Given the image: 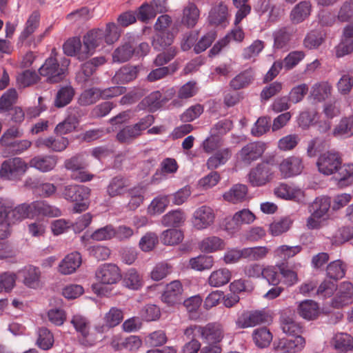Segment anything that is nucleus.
I'll use <instances>...</instances> for the list:
<instances>
[{"label": "nucleus", "instance_id": "1", "mask_svg": "<svg viewBox=\"0 0 353 353\" xmlns=\"http://www.w3.org/2000/svg\"><path fill=\"white\" fill-rule=\"evenodd\" d=\"M90 189L84 185H68L62 192V196L74 203L73 212L79 213L85 211L90 205Z\"/></svg>", "mask_w": 353, "mask_h": 353}, {"label": "nucleus", "instance_id": "2", "mask_svg": "<svg viewBox=\"0 0 353 353\" xmlns=\"http://www.w3.org/2000/svg\"><path fill=\"white\" fill-rule=\"evenodd\" d=\"M69 64L70 61L66 58H63L59 63L56 58L51 56L39 68V72L41 77L46 78L47 82L59 83L65 77Z\"/></svg>", "mask_w": 353, "mask_h": 353}, {"label": "nucleus", "instance_id": "3", "mask_svg": "<svg viewBox=\"0 0 353 353\" xmlns=\"http://www.w3.org/2000/svg\"><path fill=\"white\" fill-rule=\"evenodd\" d=\"M28 169V164L21 158H10L2 163L0 176L6 180L17 181L21 179Z\"/></svg>", "mask_w": 353, "mask_h": 353}, {"label": "nucleus", "instance_id": "4", "mask_svg": "<svg viewBox=\"0 0 353 353\" xmlns=\"http://www.w3.org/2000/svg\"><path fill=\"white\" fill-rule=\"evenodd\" d=\"M274 178V172L268 163H258L248 174V181L252 187H261Z\"/></svg>", "mask_w": 353, "mask_h": 353}, {"label": "nucleus", "instance_id": "5", "mask_svg": "<svg viewBox=\"0 0 353 353\" xmlns=\"http://www.w3.org/2000/svg\"><path fill=\"white\" fill-rule=\"evenodd\" d=\"M341 163L342 159L339 152L328 151L319 157L316 165L321 173L325 175H330L338 171Z\"/></svg>", "mask_w": 353, "mask_h": 353}, {"label": "nucleus", "instance_id": "6", "mask_svg": "<svg viewBox=\"0 0 353 353\" xmlns=\"http://www.w3.org/2000/svg\"><path fill=\"white\" fill-rule=\"evenodd\" d=\"M269 315L263 310H247L243 312L236 321L238 328L244 329L265 323Z\"/></svg>", "mask_w": 353, "mask_h": 353}, {"label": "nucleus", "instance_id": "7", "mask_svg": "<svg viewBox=\"0 0 353 353\" xmlns=\"http://www.w3.org/2000/svg\"><path fill=\"white\" fill-rule=\"evenodd\" d=\"M95 277L97 281L101 284L112 285L121 280V274L117 265L104 263L97 268Z\"/></svg>", "mask_w": 353, "mask_h": 353}, {"label": "nucleus", "instance_id": "8", "mask_svg": "<svg viewBox=\"0 0 353 353\" xmlns=\"http://www.w3.org/2000/svg\"><path fill=\"white\" fill-rule=\"evenodd\" d=\"M69 145L68 138L56 134L47 137H41L34 142L35 147L40 149H45L50 152H61L64 151Z\"/></svg>", "mask_w": 353, "mask_h": 353}, {"label": "nucleus", "instance_id": "9", "mask_svg": "<svg viewBox=\"0 0 353 353\" xmlns=\"http://www.w3.org/2000/svg\"><path fill=\"white\" fill-rule=\"evenodd\" d=\"M215 214L212 208L207 205L198 208L193 213L192 226L198 230H205L214 223Z\"/></svg>", "mask_w": 353, "mask_h": 353}, {"label": "nucleus", "instance_id": "10", "mask_svg": "<svg viewBox=\"0 0 353 353\" xmlns=\"http://www.w3.org/2000/svg\"><path fill=\"white\" fill-rule=\"evenodd\" d=\"M200 338L205 343L219 344L224 338L223 327L219 323H209L205 325H201Z\"/></svg>", "mask_w": 353, "mask_h": 353}, {"label": "nucleus", "instance_id": "11", "mask_svg": "<svg viewBox=\"0 0 353 353\" xmlns=\"http://www.w3.org/2000/svg\"><path fill=\"white\" fill-rule=\"evenodd\" d=\"M265 150V144L262 142H251L245 145L239 152L241 161L245 164H250L259 159Z\"/></svg>", "mask_w": 353, "mask_h": 353}, {"label": "nucleus", "instance_id": "12", "mask_svg": "<svg viewBox=\"0 0 353 353\" xmlns=\"http://www.w3.org/2000/svg\"><path fill=\"white\" fill-rule=\"evenodd\" d=\"M279 169L283 178L293 177L302 172L303 170V161L299 157L291 156L281 162Z\"/></svg>", "mask_w": 353, "mask_h": 353}, {"label": "nucleus", "instance_id": "13", "mask_svg": "<svg viewBox=\"0 0 353 353\" xmlns=\"http://www.w3.org/2000/svg\"><path fill=\"white\" fill-rule=\"evenodd\" d=\"M183 286L179 281L168 284L161 295V300L169 306H174L182 302Z\"/></svg>", "mask_w": 353, "mask_h": 353}, {"label": "nucleus", "instance_id": "14", "mask_svg": "<svg viewBox=\"0 0 353 353\" xmlns=\"http://www.w3.org/2000/svg\"><path fill=\"white\" fill-rule=\"evenodd\" d=\"M292 338H283L276 341L277 350L283 353H297L302 351L305 346V339L301 334L292 336Z\"/></svg>", "mask_w": 353, "mask_h": 353}, {"label": "nucleus", "instance_id": "15", "mask_svg": "<svg viewBox=\"0 0 353 353\" xmlns=\"http://www.w3.org/2000/svg\"><path fill=\"white\" fill-rule=\"evenodd\" d=\"M70 322L76 331L85 340L83 342V343L88 345H92L95 343L96 339L92 336V334H90V323L86 317L81 314H76L72 316Z\"/></svg>", "mask_w": 353, "mask_h": 353}, {"label": "nucleus", "instance_id": "16", "mask_svg": "<svg viewBox=\"0 0 353 353\" xmlns=\"http://www.w3.org/2000/svg\"><path fill=\"white\" fill-rule=\"evenodd\" d=\"M63 52L68 56H75L79 60H85L89 57L84 43H81L79 37H75L67 40L63 46Z\"/></svg>", "mask_w": 353, "mask_h": 353}, {"label": "nucleus", "instance_id": "17", "mask_svg": "<svg viewBox=\"0 0 353 353\" xmlns=\"http://www.w3.org/2000/svg\"><path fill=\"white\" fill-rule=\"evenodd\" d=\"M6 216L8 225L14 224L25 219L32 217L30 203H21L13 208L12 202V208L7 210Z\"/></svg>", "mask_w": 353, "mask_h": 353}, {"label": "nucleus", "instance_id": "18", "mask_svg": "<svg viewBox=\"0 0 353 353\" xmlns=\"http://www.w3.org/2000/svg\"><path fill=\"white\" fill-rule=\"evenodd\" d=\"M312 4L309 1H301L296 4L290 12V21L294 25L303 23L309 18L312 12Z\"/></svg>", "mask_w": 353, "mask_h": 353}, {"label": "nucleus", "instance_id": "19", "mask_svg": "<svg viewBox=\"0 0 353 353\" xmlns=\"http://www.w3.org/2000/svg\"><path fill=\"white\" fill-rule=\"evenodd\" d=\"M84 48L87 50L89 57L91 56L95 50L103 45L104 37L103 29H92L88 31L83 37Z\"/></svg>", "mask_w": 353, "mask_h": 353}, {"label": "nucleus", "instance_id": "20", "mask_svg": "<svg viewBox=\"0 0 353 353\" xmlns=\"http://www.w3.org/2000/svg\"><path fill=\"white\" fill-rule=\"evenodd\" d=\"M274 194L281 199L301 201L304 198L303 191L294 185L281 183L274 190Z\"/></svg>", "mask_w": 353, "mask_h": 353}, {"label": "nucleus", "instance_id": "21", "mask_svg": "<svg viewBox=\"0 0 353 353\" xmlns=\"http://www.w3.org/2000/svg\"><path fill=\"white\" fill-rule=\"evenodd\" d=\"M208 20L211 24L226 27L229 23L227 6L223 2L214 4L209 12Z\"/></svg>", "mask_w": 353, "mask_h": 353}, {"label": "nucleus", "instance_id": "22", "mask_svg": "<svg viewBox=\"0 0 353 353\" xmlns=\"http://www.w3.org/2000/svg\"><path fill=\"white\" fill-rule=\"evenodd\" d=\"M123 319V312L122 310L117 307H112L103 317L104 325L97 326L95 329L97 332L102 334L107 329L114 327L120 324Z\"/></svg>", "mask_w": 353, "mask_h": 353}, {"label": "nucleus", "instance_id": "23", "mask_svg": "<svg viewBox=\"0 0 353 353\" xmlns=\"http://www.w3.org/2000/svg\"><path fill=\"white\" fill-rule=\"evenodd\" d=\"M332 134L334 137L341 139L352 137L353 136V114L341 117L334 128Z\"/></svg>", "mask_w": 353, "mask_h": 353}, {"label": "nucleus", "instance_id": "24", "mask_svg": "<svg viewBox=\"0 0 353 353\" xmlns=\"http://www.w3.org/2000/svg\"><path fill=\"white\" fill-rule=\"evenodd\" d=\"M32 216L37 215L57 217L61 215V211L57 207L49 205L45 201H36L30 203Z\"/></svg>", "mask_w": 353, "mask_h": 353}, {"label": "nucleus", "instance_id": "25", "mask_svg": "<svg viewBox=\"0 0 353 353\" xmlns=\"http://www.w3.org/2000/svg\"><path fill=\"white\" fill-rule=\"evenodd\" d=\"M57 163V157L54 155L37 156L32 158L29 163L30 167L42 172L52 170Z\"/></svg>", "mask_w": 353, "mask_h": 353}, {"label": "nucleus", "instance_id": "26", "mask_svg": "<svg viewBox=\"0 0 353 353\" xmlns=\"http://www.w3.org/2000/svg\"><path fill=\"white\" fill-rule=\"evenodd\" d=\"M81 264V256L79 252L68 254L59 265V271L63 274H70L74 272Z\"/></svg>", "mask_w": 353, "mask_h": 353}, {"label": "nucleus", "instance_id": "27", "mask_svg": "<svg viewBox=\"0 0 353 353\" xmlns=\"http://www.w3.org/2000/svg\"><path fill=\"white\" fill-rule=\"evenodd\" d=\"M199 16L198 7L195 3L189 2L183 9L181 23L188 28H193L198 22Z\"/></svg>", "mask_w": 353, "mask_h": 353}, {"label": "nucleus", "instance_id": "28", "mask_svg": "<svg viewBox=\"0 0 353 353\" xmlns=\"http://www.w3.org/2000/svg\"><path fill=\"white\" fill-rule=\"evenodd\" d=\"M129 183L127 179L117 176L111 179L106 188V192L110 197L122 196L126 192Z\"/></svg>", "mask_w": 353, "mask_h": 353}, {"label": "nucleus", "instance_id": "29", "mask_svg": "<svg viewBox=\"0 0 353 353\" xmlns=\"http://www.w3.org/2000/svg\"><path fill=\"white\" fill-rule=\"evenodd\" d=\"M248 194V188L243 184H235L228 191L225 192L223 197L224 200L237 203L245 200Z\"/></svg>", "mask_w": 353, "mask_h": 353}, {"label": "nucleus", "instance_id": "30", "mask_svg": "<svg viewBox=\"0 0 353 353\" xmlns=\"http://www.w3.org/2000/svg\"><path fill=\"white\" fill-rule=\"evenodd\" d=\"M254 219L255 216L251 211L248 209H243L234 214L231 219V223H228L227 225V229H238L241 225L250 224L252 223Z\"/></svg>", "mask_w": 353, "mask_h": 353}, {"label": "nucleus", "instance_id": "31", "mask_svg": "<svg viewBox=\"0 0 353 353\" xmlns=\"http://www.w3.org/2000/svg\"><path fill=\"white\" fill-rule=\"evenodd\" d=\"M280 323L283 333L289 336L302 334L304 332L301 324L294 320L292 317L283 315L281 317Z\"/></svg>", "mask_w": 353, "mask_h": 353}, {"label": "nucleus", "instance_id": "32", "mask_svg": "<svg viewBox=\"0 0 353 353\" xmlns=\"http://www.w3.org/2000/svg\"><path fill=\"white\" fill-rule=\"evenodd\" d=\"M231 278L232 273L230 270L223 268L214 270L210 274L208 278V283L212 287L219 288L228 283Z\"/></svg>", "mask_w": 353, "mask_h": 353}, {"label": "nucleus", "instance_id": "33", "mask_svg": "<svg viewBox=\"0 0 353 353\" xmlns=\"http://www.w3.org/2000/svg\"><path fill=\"white\" fill-rule=\"evenodd\" d=\"M333 344L338 353H352L353 352V338L345 333L335 335Z\"/></svg>", "mask_w": 353, "mask_h": 353}, {"label": "nucleus", "instance_id": "34", "mask_svg": "<svg viewBox=\"0 0 353 353\" xmlns=\"http://www.w3.org/2000/svg\"><path fill=\"white\" fill-rule=\"evenodd\" d=\"M138 72V66L125 65L116 72L112 81L117 83H127L135 79Z\"/></svg>", "mask_w": 353, "mask_h": 353}, {"label": "nucleus", "instance_id": "35", "mask_svg": "<svg viewBox=\"0 0 353 353\" xmlns=\"http://www.w3.org/2000/svg\"><path fill=\"white\" fill-rule=\"evenodd\" d=\"M297 310L301 317L312 320L318 316L319 306L314 301L305 300L299 303Z\"/></svg>", "mask_w": 353, "mask_h": 353}, {"label": "nucleus", "instance_id": "36", "mask_svg": "<svg viewBox=\"0 0 353 353\" xmlns=\"http://www.w3.org/2000/svg\"><path fill=\"white\" fill-rule=\"evenodd\" d=\"M232 152L229 148L218 150L207 161L206 165L208 169L213 170L224 165L231 157Z\"/></svg>", "mask_w": 353, "mask_h": 353}, {"label": "nucleus", "instance_id": "37", "mask_svg": "<svg viewBox=\"0 0 353 353\" xmlns=\"http://www.w3.org/2000/svg\"><path fill=\"white\" fill-rule=\"evenodd\" d=\"M185 220L181 210H171L162 216L161 223L165 227H179Z\"/></svg>", "mask_w": 353, "mask_h": 353}, {"label": "nucleus", "instance_id": "38", "mask_svg": "<svg viewBox=\"0 0 353 353\" xmlns=\"http://www.w3.org/2000/svg\"><path fill=\"white\" fill-rule=\"evenodd\" d=\"M74 90L70 85L61 87L57 92L54 104L57 108H63L69 104L74 95Z\"/></svg>", "mask_w": 353, "mask_h": 353}, {"label": "nucleus", "instance_id": "39", "mask_svg": "<svg viewBox=\"0 0 353 353\" xmlns=\"http://www.w3.org/2000/svg\"><path fill=\"white\" fill-rule=\"evenodd\" d=\"M224 245V242L221 238L212 236L204 238L199 243V248L202 252L212 253L223 250Z\"/></svg>", "mask_w": 353, "mask_h": 353}, {"label": "nucleus", "instance_id": "40", "mask_svg": "<svg viewBox=\"0 0 353 353\" xmlns=\"http://www.w3.org/2000/svg\"><path fill=\"white\" fill-rule=\"evenodd\" d=\"M252 339L257 347L264 348L270 344L272 334L267 327H260L253 331Z\"/></svg>", "mask_w": 353, "mask_h": 353}, {"label": "nucleus", "instance_id": "41", "mask_svg": "<svg viewBox=\"0 0 353 353\" xmlns=\"http://www.w3.org/2000/svg\"><path fill=\"white\" fill-rule=\"evenodd\" d=\"M190 268L196 271H204L210 270L214 265V258L212 256L201 254L190 259Z\"/></svg>", "mask_w": 353, "mask_h": 353}, {"label": "nucleus", "instance_id": "42", "mask_svg": "<svg viewBox=\"0 0 353 353\" xmlns=\"http://www.w3.org/2000/svg\"><path fill=\"white\" fill-rule=\"evenodd\" d=\"M330 208V199L326 196H321L317 197L309 205V212L310 213L315 214V215H319L321 217L323 218L324 216L326 215Z\"/></svg>", "mask_w": 353, "mask_h": 353}, {"label": "nucleus", "instance_id": "43", "mask_svg": "<svg viewBox=\"0 0 353 353\" xmlns=\"http://www.w3.org/2000/svg\"><path fill=\"white\" fill-rule=\"evenodd\" d=\"M23 283L31 288H37L39 285L41 272L39 268L29 266L23 270Z\"/></svg>", "mask_w": 353, "mask_h": 353}, {"label": "nucleus", "instance_id": "44", "mask_svg": "<svg viewBox=\"0 0 353 353\" xmlns=\"http://www.w3.org/2000/svg\"><path fill=\"white\" fill-rule=\"evenodd\" d=\"M270 252V248L267 246H255L244 248L245 259L257 261L265 259Z\"/></svg>", "mask_w": 353, "mask_h": 353}, {"label": "nucleus", "instance_id": "45", "mask_svg": "<svg viewBox=\"0 0 353 353\" xmlns=\"http://www.w3.org/2000/svg\"><path fill=\"white\" fill-rule=\"evenodd\" d=\"M254 79V74L251 70H246L234 77L230 83L234 90H240L248 86Z\"/></svg>", "mask_w": 353, "mask_h": 353}, {"label": "nucleus", "instance_id": "46", "mask_svg": "<svg viewBox=\"0 0 353 353\" xmlns=\"http://www.w3.org/2000/svg\"><path fill=\"white\" fill-rule=\"evenodd\" d=\"M262 278L271 285H278L281 281V273L279 272V263L274 265H265L264 267Z\"/></svg>", "mask_w": 353, "mask_h": 353}, {"label": "nucleus", "instance_id": "47", "mask_svg": "<svg viewBox=\"0 0 353 353\" xmlns=\"http://www.w3.org/2000/svg\"><path fill=\"white\" fill-rule=\"evenodd\" d=\"M174 36L172 32H159L153 38L152 44L157 50H161L172 45Z\"/></svg>", "mask_w": 353, "mask_h": 353}, {"label": "nucleus", "instance_id": "48", "mask_svg": "<svg viewBox=\"0 0 353 353\" xmlns=\"http://www.w3.org/2000/svg\"><path fill=\"white\" fill-rule=\"evenodd\" d=\"M198 91L196 84L194 81H189L180 88L178 91V99H174L172 103L174 105H181L179 100H185L194 97Z\"/></svg>", "mask_w": 353, "mask_h": 353}, {"label": "nucleus", "instance_id": "49", "mask_svg": "<svg viewBox=\"0 0 353 353\" xmlns=\"http://www.w3.org/2000/svg\"><path fill=\"white\" fill-rule=\"evenodd\" d=\"M130 197L128 208L131 210L138 208L144 200V189L143 187L137 186L130 189L128 191Z\"/></svg>", "mask_w": 353, "mask_h": 353}, {"label": "nucleus", "instance_id": "50", "mask_svg": "<svg viewBox=\"0 0 353 353\" xmlns=\"http://www.w3.org/2000/svg\"><path fill=\"white\" fill-rule=\"evenodd\" d=\"M101 99V90L97 88H92L85 90L79 96L78 103L81 105H89L94 103Z\"/></svg>", "mask_w": 353, "mask_h": 353}, {"label": "nucleus", "instance_id": "51", "mask_svg": "<svg viewBox=\"0 0 353 353\" xmlns=\"http://www.w3.org/2000/svg\"><path fill=\"white\" fill-rule=\"evenodd\" d=\"M170 203V196H159L155 197L148 208V211L150 214H161Z\"/></svg>", "mask_w": 353, "mask_h": 353}, {"label": "nucleus", "instance_id": "52", "mask_svg": "<svg viewBox=\"0 0 353 353\" xmlns=\"http://www.w3.org/2000/svg\"><path fill=\"white\" fill-rule=\"evenodd\" d=\"M134 52L133 46L126 43L117 48L112 54V59L114 62L123 63L128 61Z\"/></svg>", "mask_w": 353, "mask_h": 353}, {"label": "nucleus", "instance_id": "53", "mask_svg": "<svg viewBox=\"0 0 353 353\" xmlns=\"http://www.w3.org/2000/svg\"><path fill=\"white\" fill-rule=\"evenodd\" d=\"M40 15L38 12H33L26 21L24 30L19 37L20 40L24 41L28 39L38 28L39 24Z\"/></svg>", "mask_w": 353, "mask_h": 353}, {"label": "nucleus", "instance_id": "54", "mask_svg": "<svg viewBox=\"0 0 353 353\" xmlns=\"http://www.w3.org/2000/svg\"><path fill=\"white\" fill-rule=\"evenodd\" d=\"M183 239V234L181 230L168 229L163 232L161 241L164 245H173L179 243Z\"/></svg>", "mask_w": 353, "mask_h": 353}, {"label": "nucleus", "instance_id": "55", "mask_svg": "<svg viewBox=\"0 0 353 353\" xmlns=\"http://www.w3.org/2000/svg\"><path fill=\"white\" fill-rule=\"evenodd\" d=\"M123 284L129 289L138 290L142 285L141 278L136 270L130 269L125 272Z\"/></svg>", "mask_w": 353, "mask_h": 353}, {"label": "nucleus", "instance_id": "56", "mask_svg": "<svg viewBox=\"0 0 353 353\" xmlns=\"http://www.w3.org/2000/svg\"><path fill=\"white\" fill-rule=\"evenodd\" d=\"M301 250V247L299 245L288 246V245H281L278 247L274 252V256L287 261L291 257L294 256L296 254L299 253Z\"/></svg>", "mask_w": 353, "mask_h": 353}, {"label": "nucleus", "instance_id": "57", "mask_svg": "<svg viewBox=\"0 0 353 353\" xmlns=\"http://www.w3.org/2000/svg\"><path fill=\"white\" fill-rule=\"evenodd\" d=\"M332 85L325 81L316 83L312 88V95L319 101L325 100L331 94Z\"/></svg>", "mask_w": 353, "mask_h": 353}, {"label": "nucleus", "instance_id": "58", "mask_svg": "<svg viewBox=\"0 0 353 353\" xmlns=\"http://www.w3.org/2000/svg\"><path fill=\"white\" fill-rule=\"evenodd\" d=\"M37 343L41 349L49 350L54 343V336L49 330L46 327H41L38 331Z\"/></svg>", "mask_w": 353, "mask_h": 353}, {"label": "nucleus", "instance_id": "59", "mask_svg": "<svg viewBox=\"0 0 353 353\" xmlns=\"http://www.w3.org/2000/svg\"><path fill=\"white\" fill-rule=\"evenodd\" d=\"M324 41V35L317 30L310 32L304 39V46L308 49H315L319 47Z\"/></svg>", "mask_w": 353, "mask_h": 353}, {"label": "nucleus", "instance_id": "60", "mask_svg": "<svg viewBox=\"0 0 353 353\" xmlns=\"http://www.w3.org/2000/svg\"><path fill=\"white\" fill-rule=\"evenodd\" d=\"M172 272V266L167 263L161 262L155 265L150 272L153 281H159L165 278Z\"/></svg>", "mask_w": 353, "mask_h": 353}, {"label": "nucleus", "instance_id": "61", "mask_svg": "<svg viewBox=\"0 0 353 353\" xmlns=\"http://www.w3.org/2000/svg\"><path fill=\"white\" fill-rule=\"evenodd\" d=\"M216 38V33L215 31L212 30L207 32L195 44L194 47V52L196 54H199L204 52L208 47L211 46Z\"/></svg>", "mask_w": 353, "mask_h": 353}, {"label": "nucleus", "instance_id": "62", "mask_svg": "<svg viewBox=\"0 0 353 353\" xmlns=\"http://www.w3.org/2000/svg\"><path fill=\"white\" fill-rule=\"evenodd\" d=\"M345 274V267L340 260L331 262L327 267V274L330 279L338 280L343 278Z\"/></svg>", "mask_w": 353, "mask_h": 353}, {"label": "nucleus", "instance_id": "63", "mask_svg": "<svg viewBox=\"0 0 353 353\" xmlns=\"http://www.w3.org/2000/svg\"><path fill=\"white\" fill-rule=\"evenodd\" d=\"M292 224V220L285 217L279 221H274L270 225V231L273 236H279L287 232Z\"/></svg>", "mask_w": 353, "mask_h": 353}, {"label": "nucleus", "instance_id": "64", "mask_svg": "<svg viewBox=\"0 0 353 353\" xmlns=\"http://www.w3.org/2000/svg\"><path fill=\"white\" fill-rule=\"evenodd\" d=\"M338 170L339 171V174L340 176L339 178L340 185L346 186L353 182V164H345L343 166H340Z\"/></svg>", "mask_w": 353, "mask_h": 353}]
</instances>
